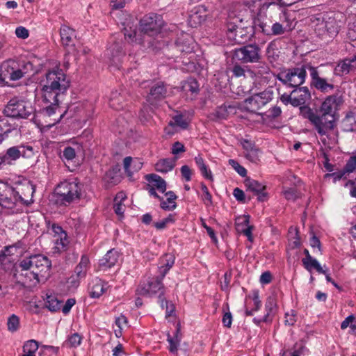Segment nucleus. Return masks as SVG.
Segmentation results:
<instances>
[{"instance_id":"412c9836","label":"nucleus","mask_w":356,"mask_h":356,"mask_svg":"<svg viewBox=\"0 0 356 356\" xmlns=\"http://www.w3.org/2000/svg\"><path fill=\"white\" fill-rule=\"evenodd\" d=\"M244 184L247 191L252 192L254 195L258 196L259 201L263 202L266 200L267 193L264 192V185L252 179H245Z\"/></svg>"},{"instance_id":"09e8293b","label":"nucleus","mask_w":356,"mask_h":356,"mask_svg":"<svg viewBox=\"0 0 356 356\" xmlns=\"http://www.w3.org/2000/svg\"><path fill=\"white\" fill-rule=\"evenodd\" d=\"M291 30L289 26H284L279 22H275L273 24L270 29V35H279L284 34L286 31H289Z\"/></svg>"},{"instance_id":"393cba45","label":"nucleus","mask_w":356,"mask_h":356,"mask_svg":"<svg viewBox=\"0 0 356 356\" xmlns=\"http://www.w3.org/2000/svg\"><path fill=\"white\" fill-rule=\"evenodd\" d=\"M181 90L185 93L187 98L193 99L199 92L197 81L193 78L188 79L182 83Z\"/></svg>"},{"instance_id":"5701e85b","label":"nucleus","mask_w":356,"mask_h":356,"mask_svg":"<svg viewBox=\"0 0 356 356\" xmlns=\"http://www.w3.org/2000/svg\"><path fill=\"white\" fill-rule=\"evenodd\" d=\"M293 106L305 104L311 99V93L307 87H297L292 91Z\"/></svg>"},{"instance_id":"dca6fc26","label":"nucleus","mask_w":356,"mask_h":356,"mask_svg":"<svg viewBox=\"0 0 356 356\" xmlns=\"http://www.w3.org/2000/svg\"><path fill=\"white\" fill-rule=\"evenodd\" d=\"M210 15V9L204 5H198L194 7L188 15V24L192 27H196L203 23Z\"/></svg>"},{"instance_id":"864d4df0","label":"nucleus","mask_w":356,"mask_h":356,"mask_svg":"<svg viewBox=\"0 0 356 356\" xmlns=\"http://www.w3.org/2000/svg\"><path fill=\"white\" fill-rule=\"evenodd\" d=\"M224 315L222 316V324L225 327H230L232 323V315L231 312L229 311L228 305L226 307H223Z\"/></svg>"},{"instance_id":"f257e3e1","label":"nucleus","mask_w":356,"mask_h":356,"mask_svg":"<svg viewBox=\"0 0 356 356\" xmlns=\"http://www.w3.org/2000/svg\"><path fill=\"white\" fill-rule=\"evenodd\" d=\"M339 103V99L336 95H330L318 110L314 111L308 106L300 107L302 116L309 121L323 144H326V139L336 126L334 111Z\"/></svg>"},{"instance_id":"7c9ffc66","label":"nucleus","mask_w":356,"mask_h":356,"mask_svg":"<svg viewBox=\"0 0 356 356\" xmlns=\"http://www.w3.org/2000/svg\"><path fill=\"white\" fill-rule=\"evenodd\" d=\"M175 161L172 159H162L155 164V170L161 173H167L175 168Z\"/></svg>"},{"instance_id":"c756f323","label":"nucleus","mask_w":356,"mask_h":356,"mask_svg":"<svg viewBox=\"0 0 356 356\" xmlns=\"http://www.w3.org/2000/svg\"><path fill=\"white\" fill-rule=\"evenodd\" d=\"M146 179L149 183V186H154V188L162 193L165 191L166 183L160 176L155 174H151L146 176Z\"/></svg>"},{"instance_id":"4468645a","label":"nucleus","mask_w":356,"mask_h":356,"mask_svg":"<svg viewBox=\"0 0 356 356\" xmlns=\"http://www.w3.org/2000/svg\"><path fill=\"white\" fill-rule=\"evenodd\" d=\"M33 154L34 152L31 146L21 145L8 148L3 156L7 160V164L11 165L13 161H16L20 156L30 158Z\"/></svg>"},{"instance_id":"ea45409f","label":"nucleus","mask_w":356,"mask_h":356,"mask_svg":"<svg viewBox=\"0 0 356 356\" xmlns=\"http://www.w3.org/2000/svg\"><path fill=\"white\" fill-rule=\"evenodd\" d=\"M60 303L57 298L52 295H47L45 307L51 312H57L60 309Z\"/></svg>"},{"instance_id":"79ce46f5","label":"nucleus","mask_w":356,"mask_h":356,"mask_svg":"<svg viewBox=\"0 0 356 356\" xmlns=\"http://www.w3.org/2000/svg\"><path fill=\"white\" fill-rule=\"evenodd\" d=\"M235 110L234 106L222 105L216 110V116L220 119H227L229 115L235 113Z\"/></svg>"},{"instance_id":"052dcab7","label":"nucleus","mask_w":356,"mask_h":356,"mask_svg":"<svg viewBox=\"0 0 356 356\" xmlns=\"http://www.w3.org/2000/svg\"><path fill=\"white\" fill-rule=\"evenodd\" d=\"M160 305L163 309L165 308V317H170L172 315L175 311L174 305L164 298L160 300Z\"/></svg>"},{"instance_id":"4c0bfd02","label":"nucleus","mask_w":356,"mask_h":356,"mask_svg":"<svg viewBox=\"0 0 356 356\" xmlns=\"http://www.w3.org/2000/svg\"><path fill=\"white\" fill-rule=\"evenodd\" d=\"M109 104L111 108L115 110H121L124 107V97L117 91L111 94Z\"/></svg>"},{"instance_id":"a878e982","label":"nucleus","mask_w":356,"mask_h":356,"mask_svg":"<svg viewBox=\"0 0 356 356\" xmlns=\"http://www.w3.org/2000/svg\"><path fill=\"white\" fill-rule=\"evenodd\" d=\"M124 47L122 40L120 41L112 40V44L108 47V51L114 63L119 62L124 55Z\"/></svg>"},{"instance_id":"2f4dec72","label":"nucleus","mask_w":356,"mask_h":356,"mask_svg":"<svg viewBox=\"0 0 356 356\" xmlns=\"http://www.w3.org/2000/svg\"><path fill=\"white\" fill-rule=\"evenodd\" d=\"M254 76H261L266 81V79L270 74V68L264 63L259 61L258 64L253 67L252 70L250 71Z\"/></svg>"},{"instance_id":"a211bd4d","label":"nucleus","mask_w":356,"mask_h":356,"mask_svg":"<svg viewBox=\"0 0 356 356\" xmlns=\"http://www.w3.org/2000/svg\"><path fill=\"white\" fill-rule=\"evenodd\" d=\"M166 96L165 86L162 82H157L151 87L149 93L147 96V102L151 105H156L158 102L163 99Z\"/></svg>"},{"instance_id":"72a5a7b5","label":"nucleus","mask_w":356,"mask_h":356,"mask_svg":"<svg viewBox=\"0 0 356 356\" xmlns=\"http://www.w3.org/2000/svg\"><path fill=\"white\" fill-rule=\"evenodd\" d=\"M90 268V260L86 255H83L81 261L75 268V273L79 278H83L86 275L87 271Z\"/></svg>"},{"instance_id":"423d86ee","label":"nucleus","mask_w":356,"mask_h":356,"mask_svg":"<svg viewBox=\"0 0 356 356\" xmlns=\"http://www.w3.org/2000/svg\"><path fill=\"white\" fill-rule=\"evenodd\" d=\"M3 113L8 117L26 119L33 115L34 109L30 102L13 98L8 102Z\"/></svg>"},{"instance_id":"f704fd0d","label":"nucleus","mask_w":356,"mask_h":356,"mask_svg":"<svg viewBox=\"0 0 356 356\" xmlns=\"http://www.w3.org/2000/svg\"><path fill=\"white\" fill-rule=\"evenodd\" d=\"M60 35L63 45H70L74 36V31L67 26H62L60 29Z\"/></svg>"},{"instance_id":"338daca9","label":"nucleus","mask_w":356,"mask_h":356,"mask_svg":"<svg viewBox=\"0 0 356 356\" xmlns=\"http://www.w3.org/2000/svg\"><path fill=\"white\" fill-rule=\"evenodd\" d=\"M15 35L19 38L26 39L29 35V32L25 27L18 26L15 29Z\"/></svg>"},{"instance_id":"0e129e2a","label":"nucleus","mask_w":356,"mask_h":356,"mask_svg":"<svg viewBox=\"0 0 356 356\" xmlns=\"http://www.w3.org/2000/svg\"><path fill=\"white\" fill-rule=\"evenodd\" d=\"M232 72L233 75L237 78L245 76V68L238 63L235 64L233 66V67L232 69Z\"/></svg>"},{"instance_id":"603ef678","label":"nucleus","mask_w":356,"mask_h":356,"mask_svg":"<svg viewBox=\"0 0 356 356\" xmlns=\"http://www.w3.org/2000/svg\"><path fill=\"white\" fill-rule=\"evenodd\" d=\"M152 109L145 106L140 111L139 118L143 123L148 122L152 118Z\"/></svg>"},{"instance_id":"680f3d73","label":"nucleus","mask_w":356,"mask_h":356,"mask_svg":"<svg viewBox=\"0 0 356 356\" xmlns=\"http://www.w3.org/2000/svg\"><path fill=\"white\" fill-rule=\"evenodd\" d=\"M229 164L242 177L246 176V169L241 165L236 160L229 159Z\"/></svg>"},{"instance_id":"4be33fe9","label":"nucleus","mask_w":356,"mask_h":356,"mask_svg":"<svg viewBox=\"0 0 356 356\" xmlns=\"http://www.w3.org/2000/svg\"><path fill=\"white\" fill-rule=\"evenodd\" d=\"M108 287L107 282H105L99 277H95L91 280L88 286L90 296L92 298H98L106 291Z\"/></svg>"},{"instance_id":"bb28decb","label":"nucleus","mask_w":356,"mask_h":356,"mask_svg":"<svg viewBox=\"0 0 356 356\" xmlns=\"http://www.w3.org/2000/svg\"><path fill=\"white\" fill-rule=\"evenodd\" d=\"M120 168L116 166L108 170L104 176V181L108 187L117 185L121 181Z\"/></svg>"},{"instance_id":"e2e57ef3","label":"nucleus","mask_w":356,"mask_h":356,"mask_svg":"<svg viewBox=\"0 0 356 356\" xmlns=\"http://www.w3.org/2000/svg\"><path fill=\"white\" fill-rule=\"evenodd\" d=\"M177 207L176 202L175 201H172L168 198L166 199V200H163L161 198V207L166 211H172L175 209Z\"/></svg>"},{"instance_id":"8fccbe9b","label":"nucleus","mask_w":356,"mask_h":356,"mask_svg":"<svg viewBox=\"0 0 356 356\" xmlns=\"http://www.w3.org/2000/svg\"><path fill=\"white\" fill-rule=\"evenodd\" d=\"M175 221L173 214H169L165 218L161 220L159 222H154V227L157 229H163L167 227L168 225L174 223Z\"/></svg>"},{"instance_id":"9b49d317","label":"nucleus","mask_w":356,"mask_h":356,"mask_svg":"<svg viewBox=\"0 0 356 356\" xmlns=\"http://www.w3.org/2000/svg\"><path fill=\"white\" fill-rule=\"evenodd\" d=\"M273 91L268 88L254 94L244 101V108L252 113H256L273 99Z\"/></svg>"},{"instance_id":"49530a36","label":"nucleus","mask_w":356,"mask_h":356,"mask_svg":"<svg viewBox=\"0 0 356 356\" xmlns=\"http://www.w3.org/2000/svg\"><path fill=\"white\" fill-rule=\"evenodd\" d=\"M81 341L82 337L78 333H74L68 337L64 342V346L69 348H76L81 344Z\"/></svg>"},{"instance_id":"1a4fd4ad","label":"nucleus","mask_w":356,"mask_h":356,"mask_svg":"<svg viewBox=\"0 0 356 356\" xmlns=\"http://www.w3.org/2000/svg\"><path fill=\"white\" fill-rule=\"evenodd\" d=\"M261 58V49L257 44H247L233 52V58L241 63H257Z\"/></svg>"},{"instance_id":"0eeeda50","label":"nucleus","mask_w":356,"mask_h":356,"mask_svg":"<svg viewBox=\"0 0 356 356\" xmlns=\"http://www.w3.org/2000/svg\"><path fill=\"white\" fill-rule=\"evenodd\" d=\"M163 277H148L142 281L136 289V293L138 296L151 297L156 293H159V301L164 298V285L162 283Z\"/></svg>"},{"instance_id":"a18cd8bd","label":"nucleus","mask_w":356,"mask_h":356,"mask_svg":"<svg viewBox=\"0 0 356 356\" xmlns=\"http://www.w3.org/2000/svg\"><path fill=\"white\" fill-rule=\"evenodd\" d=\"M168 125L172 127H178L181 129H186L188 126V123L183 115L178 114L172 118L169 122Z\"/></svg>"},{"instance_id":"b1692460","label":"nucleus","mask_w":356,"mask_h":356,"mask_svg":"<svg viewBox=\"0 0 356 356\" xmlns=\"http://www.w3.org/2000/svg\"><path fill=\"white\" fill-rule=\"evenodd\" d=\"M119 257L120 254L117 250L114 249L108 250L106 254L99 259V268L102 270L111 268L118 262Z\"/></svg>"},{"instance_id":"6e6552de","label":"nucleus","mask_w":356,"mask_h":356,"mask_svg":"<svg viewBox=\"0 0 356 356\" xmlns=\"http://www.w3.org/2000/svg\"><path fill=\"white\" fill-rule=\"evenodd\" d=\"M58 200L63 204H70L80 197V186L76 181H64L56 188Z\"/></svg>"},{"instance_id":"2eb2a0df","label":"nucleus","mask_w":356,"mask_h":356,"mask_svg":"<svg viewBox=\"0 0 356 356\" xmlns=\"http://www.w3.org/2000/svg\"><path fill=\"white\" fill-rule=\"evenodd\" d=\"M311 76V85L323 92H329L334 90V86L331 80L322 78L319 76L316 67L308 66Z\"/></svg>"},{"instance_id":"6e6d98bb","label":"nucleus","mask_w":356,"mask_h":356,"mask_svg":"<svg viewBox=\"0 0 356 356\" xmlns=\"http://www.w3.org/2000/svg\"><path fill=\"white\" fill-rule=\"evenodd\" d=\"M323 25H325V20H323L321 22L316 24L315 27V32L319 37L327 40L328 35L326 33V27H324Z\"/></svg>"},{"instance_id":"cd10ccee","label":"nucleus","mask_w":356,"mask_h":356,"mask_svg":"<svg viewBox=\"0 0 356 356\" xmlns=\"http://www.w3.org/2000/svg\"><path fill=\"white\" fill-rule=\"evenodd\" d=\"M135 21H133L131 22H127L126 24H124V35L125 40H128L130 42H136V43H140L142 42L141 38H136V23H135Z\"/></svg>"},{"instance_id":"bf43d9fd","label":"nucleus","mask_w":356,"mask_h":356,"mask_svg":"<svg viewBox=\"0 0 356 356\" xmlns=\"http://www.w3.org/2000/svg\"><path fill=\"white\" fill-rule=\"evenodd\" d=\"M245 157L252 163H257L259 161V149L255 147L252 149L244 152Z\"/></svg>"},{"instance_id":"37998d69","label":"nucleus","mask_w":356,"mask_h":356,"mask_svg":"<svg viewBox=\"0 0 356 356\" xmlns=\"http://www.w3.org/2000/svg\"><path fill=\"white\" fill-rule=\"evenodd\" d=\"M249 222L250 216L248 215L237 217L235 220V227L237 232L240 233L242 231H245V228L250 227Z\"/></svg>"},{"instance_id":"39448f33","label":"nucleus","mask_w":356,"mask_h":356,"mask_svg":"<svg viewBox=\"0 0 356 356\" xmlns=\"http://www.w3.org/2000/svg\"><path fill=\"white\" fill-rule=\"evenodd\" d=\"M308 66L307 65L282 70L277 75V79L285 86L297 88L305 81Z\"/></svg>"},{"instance_id":"ddd939ff","label":"nucleus","mask_w":356,"mask_h":356,"mask_svg":"<svg viewBox=\"0 0 356 356\" xmlns=\"http://www.w3.org/2000/svg\"><path fill=\"white\" fill-rule=\"evenodd\" d=\"M161 26V17L156 14L145 15L140 22V32L149 36H154L159 33Z\"/></svg>"},{"instance_id":"e433bc0d","label":"nucleus","mask_w":356,"mask_h":356,"mask_svg":"<svg viewBox=\"0 0 356 356\" xmlns=\"http://www.w3.org/2000/svg\"><path fill=\"white\" fill-rule=\"evenodd\" d=\"M167 341L169 343V351L173 354L176 353L181 342L179 329L177 328L176 330L175 334L173 337H171L170 334H168Z\"/></svg>"},{"instance_id":"7ed1b4c3","label":"nucleus","mask_w":356,"mask_h":356,"mask_svg":"<svg viewBox=\"0 0 356 356\" xmlns=\"http://www.w3.org/2000/svg\"><path fill=\"white\" fill-rule=\"evenodd\" d=\"M257 1L254 0L252 4L248 3L247 8L237 5L229 12L227 22L229 38L239 42L238 37L242 38L243 30L251 25L252 7H255Z\"/></svg>"},{"instance_id":"f8f14e48","label":"nucleus","mask_w":356,"mask_h":356,"mask_svg":"<svg viewBox=\"0 0 356 356\" xmlns=\"http://www.w3.org/2000/svg\"><path fill=\"white\" fill-rule=\"evenodd\" d=\"M19 267L22 268H29L36 271L39 274L43 271L48 270L51 267V262L47 257L41 255H33L25 258L19 263Z\"/></svg>"},{"instance_id":"c03bdc74","label":"nucleus","mask_w":356,"mask_h":356,"mask_svg":"<svg viewBox=\"0 0 356 356\" xmlns=\"http://www.w3.org/2000/svg\"><path fill=\"white\" fill-rule=\"evenodd\" d=\"M6 324L8 330L10 332H16L20 327L19 318L15 314H12L8 318Z\"/></svg>"},{"instance_id":"3c124183","label":"nucleus","mask_w":356,"mask_h":356,"mask_svg":"<svg viewBox=\"0 0 356 356\" xmlns=\"http://www.w3.org/2000/svg\"><path fill=\"white\" fill-rule=\"evenodd\" d=\"M201 189L203 192V194L202 195V200L204 202V204L207 207L212 205L213 202L211 194L209 193L207 186L203 183L201 184Z\"/></svg>"},{"instance_id":"774afa93","label":"nucleus","mask_w":356,"mask_h":356,"mask_svg":"<svg viewBox=\"0 0 356 356\" xmlns=\"http://www.w3.org/2000/svg\"><path fill=\"white\" fill-rule=\"evenodd\" d=\"M181 173L186 181H191L192 172L188 165H185L181 168Z\"/></svg>"},{"instance_id":"4d7b16f0","label":"nucleus","mask_w":356,"mask_h":356,"mask_svg":"<svg viewBox=\"0 0 356 356\" xmlns=\"http://www.w3.org/2000/svg\"><path fill=\"white\" fill-rule=\"evenodd\" d=\"M282 193L287 200L295 201L298 196L294 188H284Z\"/></svg>"},{"instance_id":"69168bd1","label":"nucleus","mask_w":356,"mask_h":356,"mask_svg":"<svg viewBox=\"0 0 356 356\" xmlns=\"http://www.w3.org/2000/svg\"><path fill=\"white\" fill-rule=\"evenodd\" d=\"M296 321V313L293 310L286 313L284 323L288 325H293Z\"/></svg>"},{"instance_id":"a19ab883","label":"nucleus","mask_w":356,"mask_h":356,"mask_svg":"<svg viewBox=\"0 0 356 356\" xmlns=\"http://www.w3.org/2000/svg\"><path fill=\"white\" fill-rule=\"evenodd\" d=\"M61 99L62 98H57L56 101L54 99L52 101H42L44 103L49 104V105L42 110L44 115L49 117L54 115L58 108V104L61 101Z\"/></svg>"},{"instance_id":"c9c22d12","label":"nucleus","mask_w":356,"mask_h":356,"mask_svg":"<svg viewBox=\"0 0 356 356\" xmlns=\"http://www.w3.org/2000/svg\"><path fill=\"white\" fill-rule=\"evenodd\" d=\"M326 33L328 35L327 41L332 39L339 33V26L336 20L334 18L329 17L327 20H325Z\"/></svg>"},{"instance_id":"c85d7f7f","label":"nucleus","mask_w":356,"mask_h":356,"mask_svg":"<svg viewBox=\"0 0 356 356\" xmlns=\"http://www.w3.org/2000/svg\"><path fill=\"white\" fill-rule=\"evenodd\" d=\"M175 257L172 254H165L160 259L159 272L162 277H164L168 270L175 264Z\"/></svg>"},{"instance_id":"20e7f679","label":"nucleus","mask_w":356,"mask_h":356,"mask_svg":"<svg viewBox=\"0 0 356 356\" xmlns=\"http://www.w3.org/2000/svg\"><path fill=\"white\" fill-rule=\"evenodd\" d=\"M29 63L20 65L15 60H8L0 66V82L8 83V81H17L22 79L27 72Z\"/></svg>"},{"instance_id":"58836bf2","label":"nucleus","mask_w":356,"mask_h":356,"mask_svg":"<svg viewBox=\"0 0 356 356\" xmlns=\"http://www.w3.org/2000/svg\"><path fill=\"white\" fill-rule=\"evenodd\" d=\"M342 126L346 131H353L356 129V120L353 112H349L342 121Z\"/></svg>"},{"instance_id":"473e14b6","label":"nucleus","mask_w":356,"mask_h":356,"mask_svg":"<svg viewBox=\"0 0 356 356\" xmlns=\"http://www.w3.org/2000/svg\"><path fill=\"white\" fill-rule=\"evenodd\" d=\"M302 261L304 267L308 271L312 272L313 269H315L319 273H325V270L323 269L319 262L312 256H309L308 258L302 259Z\"/></svg>"},{"instance_id":"f3484780","label":"nucleus","mask_w":356,"mask_h":356,"mask_svg":"<svg viewBox=\"0 0 356 356\" xmlns=\"http://www.w3.org/2000/svg\"><path fill=\"white\" fill-rule=\"evenodd\" d=\"M50 230L53 233L55 250L57 252L65 251L70 243L67 233L60 226L56 224H53Z\"/></svg>"},{"instance_id":"de8ad7c7","label":"nucleus","mask_w":356,"mask_h":356,"mask_svg":"<svg viewBox=\"0 0 356 356\" xmlns=\"http://www.w3.org/2000/svg\"><path fill=\"white\" fill-rule=\"evenodd\" d=\"M76 155V150L75 148L72 147L70 146L66 147L64 148L63 151V154L60 156V158L65 162H71L72 161Z\"/></svg>"},{"instance_id":"5fc2aeb1","label":"nucleus","mask_w":356,"mask_h":356,"mask_svg":"<svg viewBox=\"0 0 356 356\" xmlns=\"http://www.w3.org/2000/svg\"><path fill=\"white\" fill-rule=\"evenodd\" d=\"M355 170H356V154L348 160L343 168V173H351Z\"/></svg>"},{"instance_id":"9d476101","label":"nucleus","mask_w":356,"mask_h":356,"mask_svg":"<svg viewBox=\"0 0 356 356\" xmlns=\"http://www.w3.org/2000/svg\"><path fill=\"white\" fill-rule=\"evenodd\" d=\"M17 202H22L28 205V200H25L19 191H15L5 183L0 182V205L4 208L12 209Z\"/></svg>"},{"instance_id":"aec40b11","label":"nucleus","mask_w":356,"mask_h":356,"mask_svg":"<svg viewBox=\"0 0 356 356\" xmlns=\"http://www.w3.org/2000/svg\"><path fill=\"white\" fill-rule=\"evenodd\" d=\"M21 273L17 275V279L19 282L27 286H33L39 283L38 275L36 271L29 268H21Z\"/></svg>"},{"instance_id":"6ab92c4d","label":"nucleus","mask_w":356,"mask_h":356,"mask_svg":"<svg viewBox=\"0 0 356 356\" xmlns=\"http://www.w3.org/2000/svg\"><path fill=\"white\" fill-rule=\"evenodd\" d=\"M356 69V55L351 58H345L338 63L334 69V74L337 76H343Z\"/></svg>"},{"instance_id":"f03ea898","label":"nucleus","mask_w":356,"mask_h":356,"mask_svg":"<svg viewBox=\"0 0 356 356\" xmlns=\"http://www.w3.org/2000/svg\"><path fill=\"white\" fill-rule=\"evenodd\" d=\"M40 85L42 101H56L57 98L63 97L70 82L62 70L55 68L46 73Z\"/></svg>"},{"instance_id":"13d9d810","label":"nucleus","mask_w":356,"mask_h":356,"mask_svg":"<svg viewBox=\"0 0 356 356\" xmlns=\"http://www.w3.org/2000/svg\"><path fill=\"white\" fill-rule=\"evenodd\" d=\"M39 345L38 342L35 340L31 339L27 341L24 346V352H36L38 350Z\"/></svg>"}]
</instances>
